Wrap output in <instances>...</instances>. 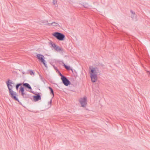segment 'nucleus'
<instances>
[{"label": "nucleus", "mask_w": 150, "mask_h": 150, "mask_svg": "<svg viewBox=\"0 0 150 150\" xmlns=\"http://www.w3.org/2000/svg\"><path fill=\"white\" fill-rule=\"evenodd\" d=\"M37 57L40 61H41L43 63L45 66L46 68H47V65L45 63V61L43 59L44 56L42 54H38L37 55Z\"/></svg>", "instance_id": "nucleus-5"}, {"label": "nucleus", "mask_w": 150, "mask_h": 150, "mask_svg": "<svg viewBox=\"0 0 150 150\" xmlns=\"http://www.w3.org/2000/svg\"><path fill=\"white\" fill-rule=\"evenodd\" d=\"M47 25H48L49 26H56L59 25L58 23H56L55 22H53L51 23H48Z\"/></svg>", "instance_id": "nucleus-13"}, {"label": "nucleus", "mask_w": 150, "mask_h": 150, "mask_svg": "<svg viewBox=\"0 0 150 150\" xmlns=\"http://www.w3.org/2000/svg\"><path fill=\"white\" fill-rule=\"evenodd\" d=\"M41 99L40 95L39 94H37L36 96H33V99L35 101H37Z\"/></svg>", "instance_id": "nucleus-11"}, {"label": "nucleus", "mask_w": 150, "mask_h": 150, "mask_svg": "<svg viewBox=\"0 0 150 150\" xmlns=\"http://www.w3.org/2000/svg\"><path fill=\"white\" fill-rule=\"evenodd\" d=\"M86 100L87 98L86 97H84L83 98H81L79 99V102L82 107L85 106L87 104Z\"/></svg>", "instance_id": "nucleus-6"}, {"label": "nucleus", "mask_w": 150, "mask_h": 150, "mask_svg": "<svg viewBox=\"0 0 150 150\" xmlns=\"http://www.w3.org/2000/svg\"><path fill=\"white\" fill-rule=\"evenodd\" d=\"M22 84L21 83H19L17 84L16 86V90H18V87L20 86H21L22 85Z\"/></svg>", "instance_id": "nucleus-16"}, {"label": "nucleus", "mask_w": 150, "mask_h": 150, "mask_svg": "<svg viewBox=\"0 0 150 150\" xmlns=\"http://www.w3.org/2000/svg\"><path fill=\"white\" fill-rule=\"evenodd\" d=\"M63 64H64V67L67 70H71V69L70 68V67L69 66H68L66 65L64 63H63Z\"/></svg>", "instance_id": "nucleus-14"}, {"label": "nucleus", "mask_w": 150, "mask_h": 150, "mask_svg": "<svg viewBox=\"0 0 150 150\" xmlns=\"http://www.w3.org/2000/svg\"><path fill=\"white\" fill-rule=\"evenodd\" d=\"M23 74H26V73H25V72H23Z\"/></svg>", "instance_id": "nucleus-22"}, {"label": "nucleus", "mask_w": 150, "mask_h": 150, "mask_svg": "<svg viewBox=\"0 0 150 150\" xmlns=\"http://www.w3.org/2000/svg\"><path fill=\"white\" fill-rule=\"evenodd\" d=\"M30 74L32 75L33 74V75H34V73L33 72L32 70H30Z\"/></svg>", "instance_id": "nucleus-19"}, {"label": "nucleus", "mask_w": 150, "mask_h": 150, "mask_svg": "<svg viewBox=\"0 0 150 150\" xmlns=\"http://www.w3.org/2000/svg\"><path fill=\"white\" fill-rule=\"evenodd\" d=\"M137 20V15L134 12L132 11V21H136Z\"/></svg>", "instance_id": "nucleus-10"}, {"label": "nucleus", "mask_w": 150, "mask_h": 150, "mask_svg": "<svg viewBox=\"0 0 150 150\" xmlns=\"http://www.w3.org/2000/svg\"><path fill=\"white\" fill-rule=\"evenodd\" d=\"M59 75L60 76H61V79H62V77H64L65 76L63 75L61 73H60Z\"/></svg>", "instance_id": "nucleus-20"}, {"label": "nucleus", "mask_w": 150, "mask_h": 150, "mask_svg": "<svg viewBox=\"0 0 150 150\" xmlns=\"http://www.w3.org/2000/svg\"><path fill=\"white\" fill-rule=\"evenodd\" d=\"M9 95L11 96V98L15 100H16L18 102H19V100L16 96H17V94L16 93L10 89L9 90Z\"/></svg>", "instance_id": "nucleus-3"}, {"label": "nucleus", "mask_w": 150, "mask_h": 150, "mask_svg": "<svg viewBox=\"0 0 150 150\" xmlns=\"http://www.w3.org/2000/svg\"><path fill=\"white\" fill-rule=\"evenodd\" d=\"M51 45L52 47L54 48L55 50L59 51H63V49L62 48L56 45L55 44H52Z\"/></svg>", "instance_id": "nucleus-9"}, {"label": "nucleus", "mask_w": 150, "mask_h": 150, "mask_svg": "<svg viewBox=\"0 0 150 150\" xmlns=\"http://www.w3.org/2000/svg\"><path fill=\"white\" fill-rule=\"evenodd\" d=\"M61 80L64 84L66 86H68L70 83L69 81L65 76L62 77V79Z\"/></svg>", "instance_id": "nucleus-8"}, {"label": "nucleus", "mask_w": 150, "mask_h": 150, "mask_svg": "<svg viewBox=\"0 0 150 150\" xmlns=\"http://www.w3.org/2000/svg\"><path fill=\"white\" fill-rule=\"evenodd\" d=\"M52 99H51L50 100V102H49L48 103L50 107L51 105Z\"/></svg>", "instance_id": "nucleus-17"}, {"label": "nucleus", "mask_w": 150, "mask_h": 150, "mask_svg": "<svg viewBox=\"0 0 150 150\" xmlns=\"http://www.w3.org/2000/svg\"><path fill=\"white\" fill-rule=\"evenodd\" d=\"M48 88L50 90V93H52V95H53V97L54 96V92H53V90L50 87H48Z\"/></svg>", "instance_id": "nucleus-15"}, {"label": "nucleus", "mask_w": 150, "mask_h": 150, "mask_svg": "<svg viewBox=\"0 0 150 150\" xmlns=\"http://www.w3.org/2000/svg\"><path fill=\"white\" fill-rule=\"evenodd\" d=\"M90 70L89 73L91 81L92 82H95L97 80V74L98 71V69L97 67H89Z\"/></svg>", "instance_id": "nucleus-1"}, {"label": "nucleus", "mask_w": 150, "mask_h": 150, "mask_svg": "<svg viewBox=\"0 0 150 150\" xmlns=\"http://www.w3.org/2000/svg\"><path fill=\"white\" fill-rule=\"evenodd\" d=\"M84 7H87V6H84Z\"/></svg>", "instance_id": "nucleus-23"}, {"label": "nucleus", "mask_w": 150, "mask_h": 150, "mask_svg": "<svg viewBox=\"0 0 150 150\" xmlns=\"http://www.w3.org/2000/svg\"><path fill=\"white\" fill-rule=\"evenodd\" d=\"M52 35L57 40L60 41H62L65 38V35L59 32H56L53 33Z\"/></svg>", "instance_id": "nucleus-2"}, {"label": "nucleus", "mask_w": 150, "mask_h": 150, "mask_svg": "<svg viewBox=\"0 0 150 150\" xmlns=\"http://www.w3.org/2000/svg\"><path fill=\"white\" fill-rule=\"evenodd\" d=\"M147 72L148 73H149V75L150 76V71H147Z\"/></svg>", "instance_id": "nucleus-21"}, {"label": "nucleus", "mask_w": 150, "mask_h": 150, "mask_svg": "<svg viewBox=\"0 0 150 150\" xmlns=\"http://www.w3.org/2000/svg\"><path fill=\"white\" fill-rule=\"evenodd\" d=\"M19 92L21 93V95L24 98H28L29 97V95L25 91L24 88L22 86L20 87V89Z\"/></svg>", "instance_id": "nucleus-4"}, {"label": "nucleus", "mask_w": 150, "mask_h": 150, "mask_svg": "<svg viewBox=\"0 0 150 150\" xmlns=\"http://www.w3.org/2000/svg\"><path fill=\"white\" fill-rule=\"evenodd\" d=\"M23 86L25 87L26 88H27L29 90H32V88L30 85L28 83H23Z\"/></svg>", "instance_id": "nucleus-12"}, {"label": "nucleus", "mask_w": 150, "mask_h": 150, "mask_svg": "<svg viewBox=\"0 0 150 150\" xmlns=\"http://www.w3.org/2000/svg\"><path fill=\"white\" fill-rule=\"evenodd\" d=\"M53 3L54 5H55L57 4V1L56 0H53Z\"/></svg>", "instance_id": "nucleus-18"}, {"label": "nucleus", "mask_w": 150, "mask_h": 150, "mask_svg": "<svg viewBox=\"0 0 150 150\" xmlns=\"http://www.w3.org/2000/svg\"><path fill=\"white\" fill-rule=\"evenodd\" d=\"M6 84L8 88V90H9L10 89L12 90L14 84V82L10 80H8L6 82Z\"/></svg>", "instance_id": "nucleus-7"}]
</instances>
